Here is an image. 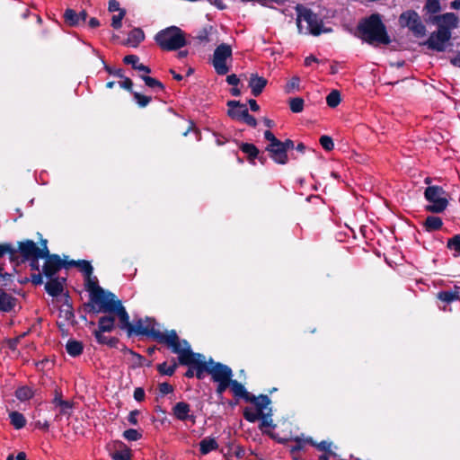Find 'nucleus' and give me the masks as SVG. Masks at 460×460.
I'll list each match as a JSON object with an SVG mask.
<instances>
[{"label":"nucleus","mask_w":460,"mask_h":460,"mask_svg":"<svg viewBox=\"0 0 460 460\" xmlns=\"http://www.w3.org/2000/svg\"><path fill=\"white\" fill-rule=\"evenodd\" d=\"M11 424L17 429L23 428L26 424L24 416L18 411H11L9 413Z\"/></svg>","instance_id":"obj_29"},{"label":"nucleus","mask_w":460,"mask_h":460,"mask_svg":"<svg viewBox=\"0 0 460 460\" xmlns=\"http://www.w3.org/2000/svg\"><path fill=\"white\" fill-rule=\"evenodd\" d=\"M190 366V368L188 369V371L186 372L185 376L189 378L190 377H193L194 376H196V373H197V367L194 366V365H189Z\"/></svg>","instance_id":"obj_59"},{"label":"nucleus","mask_w":460,"mask_h":460,"mask_svg":"<svg viewBox=\"0 0 460 460\" xmlns=\"http://www.w3.org/2000/svg\"><path fill=\"white\" fill-rule=\"evenodd\" d=\"M18 252L24 261L31 258H45L49 254L47 241H43L41 248L31 240L21 242L19 243Z\"/></svg>","instance_id":"obj_9"},{"label":"nucleus","mask_w":460,"mask_h":460,"mask_svg":"<svg viewBox=\"0 0 460 460\" xmlns=\"http://www.w3.org/2000/svg\"><path fill=\"white\" fill-rule=\"evenodd\" d=\"M114 328H115V316L114 315L102 316L99 319L97 330L104 332H110L113 331Z\"/></svg>","instance_id":"obj_26"},{"label":"nucleus","mask_w":460,"mask_h":460,"mask_svg":"<svg viewBox=\"0 0 460 460\" xmlns=\"http://www.w3.org/2000/svg\"><path fill=\"white\" fill-rule=\"evenodd\" d=\"M145 38L144 32L140 29L132 30L128 37V43L137 47Z\"/></svg>","instance_id":"obj_30"},{"label":"nucleus","mask_w":460,"mask_h":460,"mask_svg":"<svg viewBox=\"0 0 460 460\" xmlns=\"http://www.w3.org/2000/svg\"><path fill=\"white\" fill-rule=\"evenodd\" d=\"M296 11L297 14L296 23L300 31L305 29L306 32L313 35H319L322 32L329 31V30L323 29L322 20L319 19L316 14L313 13L308 8L304 5L297 4L296 6Z\"/></svg>","instance_id":"obj_5"},{"label":"nucleus","mask_w":460,"mask_h":460,"mask_svg":"<svg viewBox=\"0 0 460 460\" xmlns=\"http://www.w3.org/2000/svg\"><path fill=\"white\" fill-rule=\"evenodd\" d=\"M182 349L179 354L180 363L182 365H194L197 367L196 376L202 379L204 372L211 375L214 382L228 381L232 379L233 371L226 365L216 363L212 359L208 362L205 360V357L199 353H193L189 343L182 341Z\"/></svg>","instance_id":"obj_1"},{"label":"nucleus","mask_w":460,"mask_h":460,"mask_svg":"<svg viewBox=\"0 0 460 460\" xmlns=\"http://www.w3.org/2000/svg\"><path fill=\"white\" fill-rule=\"evenodd\" d=\"M134 99L137 102V103L139 105V107H146L151 101V98L146 95H142L138 93H134Z\"/></svg>","instance_id":"obj_44"},{"label":"nucleus","mask_w":460,"mask_h":460,"mask_svg":"<svg viewBox=\"0 0 460 460\" xmlns=\"http://www.w3.org/2000/svg\"><path fill=\"white\" fill-rule=\"evenodd\" d=\"M120 10H122L121 8H119V4L118 1L116 0H111L109 2V11L111 12H116V11H119V13H120Z\"/></svg>","instance_id":"obj_56"},{"label":"nucleus","mask_w":460,"mask_h":460,"mask_svg":"<svg viewBox=\"0 0 460 460\" xmlns=\"http://www.w3.org/2000/svg\"><path fill=\"white\" fill-rule=\"evenodd\" d=\"M172 386L168 383H162L159 385V391L163 394H167L172 392Z\"/></svg>","instance_id":"obj_52"},{"label":"nucleus","mask_w":460,"mask_h":460,"mask_svg":"<svg viewBox=\"0 0 460 460\" xmlns=\"http://www.w3.org/2000/svg\"><path fill=\"white\" fill-rule=\"evenodd\" d=\"M242 151L243 153H245L246 155H248V156L251 158V159H254L259 151L257 149V147L252 145V144H243L241 147Z\"/></svg>","instance_id":"obj_41"},{"label":"nucleus","mask_w":460,"mask_h":460,"mask_svg":"<svg viewBox=\"0 0 460 460\" xmlns=\"http://www.w3.org/2000/svg\"><path fill=\"white\" fill-rule=\"evenodd\" d=\"M300 79L297 76L292 77L285 86V92L287 93H294L299 89Z\"/></svg>","instance_id":"obj_38"},{"label":"nucleus","mask_w":460,"mask_h":460,"mask_svg":"<svg viewBox=\"0 0 460 460\" xmlns=\"http://www.w3.org/2000/svg\"><path fill=\"white\" fill-rule=\"evenodd\" d=\"M451 63L454 66L460 67V51L457 52L456 55L451 59Z\"/></svg>","instance_id":"obj_64"},{"label":"nucleus","mask_w":460,"mask_h":460,"mask_svg":"<svg viewBox=\"0 0 460 460\" xmlns=\"http://www.w3.org/2000/svg\"><path fill=\"white\" fill-rule=\"evenodd\" d=\"M45 258L43 273L46 277L52 278L63 267V262L58 255L48 254Z\"/></svg>","instance_id":"obj_15"},{"label":"nucleus","mask_w":460,"mask_h":460,"mask_svg":"<svg viewBox=\"0 0 460 460\" xmlns=\"http://www.w3.org/2000/svg\"><path fill=\"white\" fill-rule=\"evenodd\" d=\"M64 16L66 23L71 26H75L84 22L86 19L87 13L85 11L76 13L74 10L67 9L66 10Z\"/></svg>","instance_id":"obj_23"},{"label":"nucleus","mask_w":460,"mask_h":460,"mask_svg":"<svg viewBox=\"0 0 460 460\" xmlns=\"http://www.w3.org/2000/svg\"><path fill=\"white\" fill-rule=\"evenodd\" d=\"M230 388L234 396L244 399L246 402L249 400H255V396L248 393L244 386L236 380L231 379Z\"/></svg>","instance_id":"obj_24"},{"label":"nucleus","mask_w":460,"mask_h":460,"mask_svg":"<svg viewBox=\"0 0 460 460\" xmlns=\"http://www.w3.org/2000/svg\"><path fill=\"white\" fill-rule=\"evenodd\" d=\"M218 447V444L214 438L207 437L199 442V449L202 455H207Z\"/></svg>","instance_id":"obj_27"},{"label":"nucleus","mask_w":460,"mask_h":460,"mask_svg":"<svg viewBox=\"0 0 460 460\" xmlns=\"http://www.w3.org/2000/svg\"><path fill=\"white\" fill-rule=\"evenodd\" d=\"M358 33L368 43L388 44L389 37L378 14H372L358 25Z\"/></svg>","instance_id":"obj_4"},{"label":"nucleus","mask_w":460,"mask_h":460,"mask_svg":"<svg viewBox=\"0 0 460 460\" xmlns=\"http://www.w3.org/2000/svg\"><path fill=\"white\" fill-rule=\"evenodd\" d=\"M447 247L454 251V255L457 256L460 254V235H455L447 242Z\"/></svg>","instance_id":"obj_36"},{"label":"nucleus","mask_w":460,"mask_h":460,"mask_svg":"<svg viewBox=\"0 0 460 460\" xmlns=\"http://www.w3.org/2000/svg\"><path fill=\"white\" fill-rule=\"evenodd\" d=\"M290 110L293 112L298 113L303 111L304 108V100L302 98H293L289 102Z\"/></svg>","instance_id":"obj_40"},{"label":"nucleus","mask_w":460,"mask_h":460,"mask_svg":"<svg viewBox=\"0 0 460 460\" xmlns=\"http://www.w3.org/2000/svg\"><path fill=\"white\" fill-rule=\"evenodd\" d=\"M9 252L11 257L13 258L15 255V252L13 250L10 244H0V257Z\"/></svg>","instance_id":"obj_49"},{"label":"nucleus","mask_w":460,"mask_h":460,"mask_svg":"<svg viewBox=\"0 0 460 460\" xmlns=\"http://www.w3.org/2000/svg\"><path fill=\"white\" fill-rule=\"evenodd\" d=\"M320 144L327 151L332 150L334 146L332 137L328 136H322L320 138Z\"/></svg>","instance_id":"obj_45"},{"label":"nucleus","mask_w":460,"mask_h":460,"mask_svg":"<svg viewBox=\"0 0 460 460\" xmlns=\"http://www.w3.org/2000/svg\"><path fill=\"white\" fill-rule=\"evenodd\" d=\"M69 265L77 266L80 269V270L84 274L85 288L90 286V282L94 281V283H95L98 281L96 277L92 276L93 267L89 261H72L71 262H69Z\"/></svg>","instance_id":"obj_20"},{"label":"nucleus","mask_w":460,"mask_h":460,"mask_svg":"<svg viewBox=\"0 0 460 460\" xmlns=\"http://www.w3.org/2000/svg\"><path fill=\"white\" fill-rule=\"evenodd\" d=\"M176 367V363H173L172 365H167L166 363H163L158 366L159 371L166 376H172L175 372Z\"/></svg>","instance_id":"obj_42"},{"label":"nucleus","mask_w":460,"mask_h":460,"mask_svg":"<svg viewBox=\"0 0 460 460\" xmlns=\"http://www.w3.org/2000/svg\"><path fill=\"white\" fill-rule=\"evenodd\" d=\"M89 292V306L95 313H106L116 315L124 325L128 323V313L119 300L116 299L114 294L105 291L98 285V281L90 282L86 288Z\"/></svg>","instance_id":"obj_3"},{"label":"nucleus","mask_w":460,"mask_h":460,"mask_svg":"<svg viewBox=\"0 0 460 460\" xmlns=\"http://www.w3.org/2000/svg\"><path fill=\"white\" fill-rule=\"evenodd\" d=\"M424 197L429 204L426 210L432 213L443 212L447 205V193L439 186H429L424 191Z\"/></svg>","instance_id":"obj_7"},{"label":"nucleus","mask_w":460,"mask_h":460,"mask_svg":"<svg viewBox=\"0 0 460 460\" xmlns=\"http://www.w3.org/2000/svg\"><path fill=\"white\" fill-rule=\"evenodd\" d=\"M93 335L100 344L112 345L114 343V339L109 338L106 335H104V332L96 329L93 332Z\"/></svg>","instance_id":"obj_37"},{"label":"nucleus","mask_w":460,"mask_h":460,"mask_svg":"<svg viewBox=\"0 0 460 460\" xmlns=\"http://www.w3.org/2000/svg\"><path fill=\"white\" fill-rule=\"evenodd\" d=\"M65 279L49 278L46 283L45 288L52 296H58L63 292Z\"/></svg>","instance_id":"obj_22"},{"label":"nucleus","mask_w":460,"mask_h":460,"mask_svg":"<svg viewBox=\"0 0 460 460\" xmlns=\"http://www.w3.org/2000/svg\"><path fill=\"white\" fill-rule=\"evenodd\" d=\"M264 137L270 142V144H276L280 141L270 130L265 131Z\"/></svg>","instance_id":"obj_55"},{"label":"nucleus","mask_w":460,"mask_h":460,"mask_svg":"<svg viewBox=\"0 0 460 460\" xmlns=\"http://www.w3.org/2000/svg\"><path fill=\"white\" fill-rule=\"evenodd\" d=\"M438 298L443 302L450 303L459 299L457 290L442 291L438 294Z\"/></svg>","instance_id":"obj_33"},{"label":"nucleus","mask_w":460,"mask_h":460,"mask_svg":"<svg viewBox=\"0 0 460 460\" xmlns=\"http://www.w3.org/2000/svg\"><path fill=\"white\" fill-rule=\"evenodd\" d=\"M172 414L179 420H190L192 422L195 421L194 417L190 414V406L184 402H179L173 406Z\"/></svg>","instance_id":"obj_17"},{"label":"nucleus","mask_w":460,"mask_h":460,"mask_svg":"<svg viewBox=\"0 0 460 460\" xmlns=\"http://www.w3.org/2000/svg\"><path fill=\"white\" fill-rule=\"evenodd\" d=\"M123 61L128 65H131L136 70L145 72L146 74L151 72L148 66L139 63V58L136 55H128L124 58Z\"/></svg>","instance_id":"obj_28"},{"label":"nucleus","mask_w":460,"mask_h":460,"mask_svg":"<svg viewBox=\"0 0 460 460\" xmlns=\"http://www.w3.org/2000/svg\"><path fill=\"white\" fill-rule=\"evenodd\" d=\"M17 305V298L12 293L0 288V312L9 313L14 311Z\"/></svg>","instance_id":"obj_16"},{"label":"nucleus","mask_w":460,"mask_h":460,"mask_svg":"<svg viewBox=\"0 0 460 460\" xmlns=\"http://www.w3.org/2000/svg\"><path fill=\"white\" fill-rule=\"evenodd\" d=\"M226 82L231 85H237L239 83V78L236 75L232 74L226 77Z\"/></svg>","instance_id":"obj_57"},{"label":"nucleus","mask_w":460,"mask_h":460,"mask_svg":"<svg viewBox=\"0 0 460 460\" xmlns=\"http://www.w3.org/2000/svg\"><path fill=\"white\" fill-rule=\"evenodd\" d=\"M137 411H131L128 417V422L133 425H136L137 422Z\"/></svg>","instance_id":"obj_60"},{"label":"nucleus","mask_w":460,"mask_h":460,"mask_svg":"<svg viewBox=\"0 0 460 460\" xmlns=\"http://www.w3.org/2000/svg\"><path fill=\"white\" fill-rule=\"evenodd\" d=\"M67 353L72 357L80 355L83 351V345L76 341H69L66 346Z\"/></svg>","instance_id":"obj_31"},{"label":"nucleus","mask_w":460,"mask_h":460,"mask_svg":"<svg viewBox=\"0 0 460 460\" xmlns=\"http://www.w3.org/2000/svg\"><path fill=\"white\" fill-rule=\"evenodd\" d=\"M326 102H327V104L331 108H335L336 106H338L341 102V94H340L339 91H337V90L332 91L328 94V96L326 98Z\"/></svg>","instance_id":"obj_35"},{"label":"nucleus","mask_w":460,"mask_h":460,"mask_svg":"<svg viewBox=\"0 0 460 460\" xmlns=\"http://www.w3.org/2000/svg\"><path fill=\"white\" fill-rule=\"evenodd\" d=\"M119 327L122 330H126L128 332V336L131 335H147L155 339L157 341L161 343H165L172 350L180 354L182 349L183 344L182 341L179 340V337L175 331H166L161 332L156 329V323L154 320L150 318L140 319L137 321L135 323H129V316L128 315V323L124 325L123 323L119 322Z\"/></svg>","instance_id":"obj_2"},{"label":"nucleus","mask_w":460,"mask_h":460,"mask_svg":"<svg viewBox=\"0 0 460 460\" xmlns=\"http://www.w3.org/2000/svg\"><path fill=\"white\" fill-rule=\"evenodd\" d=\"M433 22L437 24L438 29L451 33V31L458 27L459 19L453 13H446L437 15L433 18Z\"/></svg>","instance_id":"obj_12"},{"label":"nucleus","mask_w":460,"mask_h":460,"mask_svg":"<svg viewBox=\"0 0 460 460\" xmlns=\"http://www.w3.org/2000/svg\"><path fill=\"white\" fill-rule=\"evenodd\" d=\"M65 401L62 400L61 398V395L57 393L55 398L53 399L52 401V403L56 406V407H60L61 403H63Z\"/></svg>","instance_id":"obj_62"},{"label":"nucleus","mask_w":460,"mask_h":460,"mask_svg":"<svg viewBox=\"0 0 460 460\" xmlns=\"http://www.w3.org/2000/svg\"><path fill=\"white\" fill-rule=\"evenodd\" d=\"M400 23L408 27L416 36H423L426 29L417 13L408 11L401 14Z\"/></svg>","instance_id":"obj_10"},{"label":"nucleus","mask_w":460,"mask_h":460,"mask_svg":"<svg viewBox=\"0 0 460 460\" xmlns=\"http://www.w3.org/2000/svg\"><path fill=\"white\" fill-rule=\"evenodd\" d=\"M111 456L113 460H131V451L122 442L114 443Z\"/></svg>","instance_id":"obj_18"},{"label":"nucleus","mask_w":460,"mask_h":460,"mask_svg":"<svg viewBox=\"0 0 460 460\" xmlns=\"http://www.w3.org/2000/svg\"><path fill=\"white\" fill-rule=\"evenodd\" d=\"M155 40L164 50H176L184 47L187 43L185 33L176 26L159 31L155 35Z\"/></svg>","instance_id":"obj_6"},{"label":"nucleus","mask_w":460,"mask_h":460,"mask_svg":"<svg viewBox=\"0 0 460 460\" xmlns=\"http://www.w3.org/2000/svg\"><path fill=\"white\" fill-rule=\"evenodd\" d=\"M134 398L137 402L143 401L145 398V391L140 387L136 388L134 391Z\"/></svg>","instance_id":"obj_54"},{"label":"nucleus","mask_w":460,"mask_h":460,"mask_svg":"<svg viewBox=\"0 0 460 460\" xmlns=\"http://www.w3.org/2000/svg\"><path fill=\"white\" fill-rule=\"evenodd\" d=\"M247 125L251 127H256L257 120L254 117L251 116L247 111L246 115L243 118V119Z\"/></svg>","instance_id":"obj_53"},{"label":"nucleus","mask_w":460,"mask_h":460,"mask_svg":"<svg viewBox=\"0 0 460 460\" xmlns=\"http://www.w3.org/2000/svg\"><path fill=\"white\" fill-rule=\"evenodd\" d=\"M133 85L132 81L126 77L122 82H120V86L124 89L130 90Z\"/></svg>","instance_id":"obj_58"},{"label":"nucleus","mask_w":460,"mask_h":460,"mask_svg":"<svg viewBox=\"0 0 460 460\" xmlns=\"http://www.w3.org/2000/svg\"><path fill=\"white\" fill-rule=\"evenodd\" d=\"M259 399L260 396H255V400H249L248 402H252L254 404V407H248L244 410L243 416L245 420L250 422H255L262 415V413L260 411V409H262V407L261 404H259Z\"/></svg>","instance_id":"obj_21"},{"label":"nucleus","mask_w":460,"mask_h":460,"mask_svg":"<svg viewBox=\"0 0 460 460\" xmlns=\"http://www.w3.org/2000/svg\"><path fill=\"white\" fill-rule=\"evenodd\" d=\"M451 39V33L446 32L438 29V31L432 32L427 41L429 49L444 51L447 46L449 40Z\"/></svg>","instance_id":"obj_11"},{"label":"nucleus","mask_w":460,"mask_h":460,"mask_svg":"<svg viewBox=\"0 0 460 460\" xmlns=\"http://www.w3.org/2000/svg\"><path fill=\"white\" fill-rule=\"evenodd\" d=\"M267 84V80L263 77L252 74L250 78L249 86L252 89V93L254 96H259Z\"/></svg>","instance_id":"obj_25"},{"label":"nucleus","mask_w":460,"mask_h":460,"mask_svg":"<svg viewBox=\"0 0 460 460\" xmlns=\"http://www.w3.org/2000/svg\"><path fill=\"white\" fill-rule=\"evenodd\" d=\"M218 385H217V393L219 394H222L231 385V380H228V381H219V382H217Z\"/></svg>","instance_id":"obj_51"},{"label":"nucleus","mask_w":460,"mask_h":460,"mask_svg":"<svg viewBox=\"0 0 460 460\" xmlns=\"http://www.w3.org/2000/svg\"><path fill=\"white\" fill-rule=\"evenodd\" d=\"M315 446L321 451L328 452L331 455H334L333 453L331 452L332 442L322 441V442H320L319 444H317Z\"/></svg>","instance_id":"obj_50"},{"label":"nucleus","mask_w":460,"mask_h":460,"mask_svg":"<svg viewBox=\"0 0 460 460\" xmlns=\"http://www.w3.org/2000/svg\"><path fill=\"white\" fill-rule=\"evenodd\" d=\"M72 406H73L72 402H70L69 401H65L63 403H61L60 407H58L59 414L69 416L70 410L72 409Z\"/></svg>","instance_id":"obj_47"},{"label":"nucleus","mask_w":460,"mask_h":460,"mask_svg":"<svg viewBox=\"0 0 460 460\" xmlns=\"http://www.w3.org/2000/svg\"><path fill=\"white\" fill-rule=\"evenodd\" d=\"M15 395L20 401H27L33 395L32 390L28 386H22L16 390Z\"/></svg>","instance_id":"obj_34"},{"label":"nucleus","mask_w":460,"mask_h":460,"mask_svg":"<svg viewBox=\"0 0 460 460\" xmlns=\"http://www.w3.org/2000/svg\"><path fill=\"white\" fill-rule=\"evenodd\" d=\"M141 78L144 80L145 84L150 88H158L160 90L164 89L163 84L155 78L150 77L148 75H141Z\"/></svg>","instance_id":"obj_39"},{"label":"nucleus","mask_w":460,"mask_h":460,"mask_svg":"<svg viewBox=\"0 0 460 460\" xmlns=\"http://www.w3.org/2000/svg\"><path fill=\"white\" fill-rule=\"evenodd\" d=\"M228 60H232V49L230 45L222 43L215 49L212 59V65L218 75H226L229 72Z\"/></svg>","instance_id":"obj_8"},{"label":"nucleus","mask_w":460,"mask_h":460,"mask_svg":"<svg viewBox=\"0 0 460 460\" xmlns=\"http://www.w3.org/2000/svg\"><path fill=\"white\" fill-rule=\"evenodd\" d=\"M259 404L261 405L262 409L261 408L260 411L262 413L260 419H261V429L264 427H272V419L271 416V408L270 405V400L267 395H260L259 399Z\"/></svg>","instance_id":"obj_13"},{"label":"nucleus","mask_w":460,"mask_h":460,"mask_svg":"<svg viewBox=\"0 0 460 460\" xmlns=\"http://www.w3.org/2000/svg\"><path fill=\"white\" fill-rule=\"evenodd\" d=\"M125 14H126V11L120 10V13H119L117 15L112 16L111 26L114 29H119L121 27V21H122L123 17L125 16Z\"/></svg>","instance_id":"obj_46"},{"label":"nucleus","mask_w":460,"mask_h":460,"mask_svg":"<svg viewBox=\"0 0 460 460\" xmlns=\"http://www.w3.org/2000/svg\"><path fill=\"white\" fill-rule=\"evenodd\" d=\"M266 150L270 153L271 159L277 164H286L288 163V155L282 147V141L276 144H269Z\"/></svg>","instance_id":"obj_14"},{"label":"nucleus","mask_w":460,"mask_h":460,"mask_svg":"<svg viewBox=\"0 0 460 460\" xmlns=\"http://www.w3.org/2000/svg\"><path fill=\"white\" fill-rule=\"evenodd\" d=\"M227 106L228 115L234 119L242 120L248 111L246 106L237 101H229Z\"/></svg>","instance_id":"obj_19"},{"label":"nucleus","mask_w":460,"mask_h":460,"mask_svg":"<svg viewBox=\"0 0 460 460\" xmlns=\"http://www.w3.org/2000/svg\"><path fill=\"white\" fill-rule=\"evenodd\" d=\"M248 103H249L250 108H251V110L252 111H259L260 107H259V105H258V103L256 102L255 100L251 99V100H249Z\"/></svg>","instance_id":"obj_63"},{"label":"nucleus","mask_w":460,"mask_h":460,"mask_svg":"<svg viewBox=\"0 0 460 460\" xmlns=\"http://www.w3.org/2000/svg\"><path fill=\"white\" fill-rule=\"evenodd\" d=\"M123 437L128 441H137L141 438V434L133 429H129L124 431Z\"/></svg>","instance_id":"obj_43"},{"label":"nucleus","mask_w":460,"mask_h":460,"mask_svg":"<svg viewBox=\"0 0 460 460\" xmlns=\"http://www.w3.org/2000/svg\"><path fill=\"white\" fill-rule=\"evenodd\" d=\"M282 147L287 152L289 149H292L294 147V142L290 139H287L284 142H282Z\"/></svg>","instance_id":"obj_61"},{"label":"nucleus","mask_w":460,"mask_h":460,"mask_svg":"<svg viewBox=\"0 0 460 460\" xmlns=\"http://www.w3.org/2000/svg\"><path fill=\"white\" fill-rule=\"evenodd\" d=\"M427 9L430 13H437L440 9V4L438 0H428Z\"/></svg>","instance_id":"obj_48"},{"label":"nucleus","mask_w":460,"mask_h":460,"mask_svg":"<svg viewBox=\"0 0 460 460\" xmlns=\"http://www.w3.org/2000/svg\"><path fill=\"white\" fill-rule=\"evenodd\" d=\"M424 226L428 231H435L442 226V220L438 217L430 216L427 217Z\"/></svg>","instance_id":"obj_32"}]
</instances>
